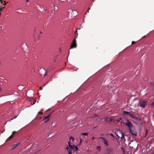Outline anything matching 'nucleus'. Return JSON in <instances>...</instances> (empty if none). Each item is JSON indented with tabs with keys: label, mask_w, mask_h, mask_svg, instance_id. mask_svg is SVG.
<instances>
[{
	"label": "nucleus",
	"mask_w": 154,
	"mask_h": 154,
	"mask_svg": "<svg viewBox=\"0 0 154 154\" xmlns=\"http://www.w3.org/2000/svg\"><path fill=\"white\" fill-rule=\"evenodd\" d=\"M100 138L103 140V143L106 146H109L108 141L105 138L102 137H100Z\"/></svg>",
	"instance_id": "0eeeda50"
},
{
	"label": "nucleus",
	"mask_w": 154,
	"mask_h": 154,
	"mask_svg": "<svg viewBox=\"0 0 154 154\" xmlns=\"http://www.w3.org/2000/svg\"><path fill=\"white\" fill-rule=\"evenodd\" d=\"M90 10V8H88V10L89 11V10Z\"/></svg>",
	"instance_id": "4c0bfd02"
},
{
	"label": "nucleus",
	"mask_w": 154,
	"mask_h": 154,
	"mask_svg": "<svg viewBox=\"0 0 154 154\" xmlns=\"http://www.w3.org/2000/svg\"><path fill=\"white\" fill-rule=\"evenodd\" d=\"M16 133V131H14L12 132V134H13V135L14 134V133Z\"/></svg>",
	"instance_id": "393cba45"
},
{
	"label": "nucleus",
	"mask_w": 154,
	"mask_h": 154,
	"mask_svg": "<svg viewBox=\"0 0 154 154\" xmlns=\"http://www.w3.org/2000/svg\"><path fill=\"white\" fill-rule=\"evenodd\" d=\"M109 135L111 136L112 137H113L114 135L112 134H109Z\"/></svg>",
	"instance_id": "5701e85b"
},
{
	"label": "nucleus",
	"mask_w": 154,
	"mask_h": 154,
	"mask_svg": "<svg viewBox=\"0 0 154 154\" xmlns=\"http://www.w3.org/2000/svg\"><path fill=\"white\" fill-rule=\"evenodd\" d=\"M51 113H50L48 116H47L46 117H45L43 119V120H45V122H47L49 120V118L51 117Z\"/></svg>",
	"instance_id": "6e6552de"
},
{
	"label": "nucleus",
	"mask_w": 154,
	"mask_h": 154,
	"mask_svg": "<svg viewBox=\"0 0 154 154\" xmlns=\"http://www.w3.org/2000/svg\"><path fill=\"white\" fill-rule=\"evenodd\" d=\"M68 144L69 147H67L66 148V149L67 150L69 154H72V151L73 149V146L70 144V142H68Z\"/></svg>",
	"instance_id": "f03ea898"
},
{
	"label": "nucleus",
	"mask_w": 154,
	"mask_h": 154,
	"mask_svg": "<svg viewBox=\"0 0 154 154\" xmlns=\"http://www.w3.org/2000/svg\"><path fill=\"white\" fill-rule=\"evenodd\" d=\"M89 10H88L87 11V12H88V13H89Z\"/></svg>",
	"instance_id": "e433bc0d"
},
{
	"label": "nucleus",
	"mask_w": 154,
	"mask_h": 154,
	"mask_svg": "<svg viewBox=\"0 0 154 154\" xmlns=\"http://www.w3.org/2000/svg\"><path fill=\"white\" fill-rule=\"evenodd\" d=\"M129 115L131 117L134 118L135 119H136V120L137 121V122L136 123V124H138V123H139L140 125H142V123L141 122H140V119H138L136 117H134L133 116V115L132 114H131L130 113V114H129Z\"/></svg>",
	"instance_id": "20e7f679"
},
{
	"label": "nucleus",
	"mask_w": 154,
	"mask_h": 154,
	"mask_svg": "<svg viewBox=\"0 0 154 154\" xmlns=\"http://www.w3.org/2000/svg\"><path fill=\"white\" fill-rule=\"evenodd\" d=\"M77 32V30H76V31H75V33H76Z\"/></svg>",
	"instance_id": "ea45409f"
},
{
	"label": "nucleus",
	"mask_w": 154,
	"mask_h": 154,
	"mask_svg": "<svg viewBox=\"0 0 154 154\" xmlns=\"http://www.w3.org/2000/svg\"><path fill=\"white\" fill-rule=\"evenodd\" d=\"M0 2L2 4V0H0Z\"/></svg>",
	"instance_id": "cd10ccee"
},
{
	"label": "nucleus",
	"mask_w": 154,
	"mask_h": 154,
	"mask_svg": "<svg viewBox=\"0 0 154 154\" xmlns=\"http://www.w3.org/2000/svg\"><path fill=\"white\" fill-rule=\"evenodd\" d=\"M80 143H81L82 142V139H81V138H80Z\"/></svg>",
	"instance_id": "bb28decb"
},
{
	"label": "nucleus",
	"mask_w": 154,
	"mask_h": 154,
	"mask_svg": "<svg viewBox=\"0 0 154 154\" xmlns=\"http://www.w3.org/2000/svg\"><path fill=\"white\" fill-rule=\"evenodd\" d=\"M78 35V34L77 33L76 34V33L75 34V39L76 38H77Z\"/></svg>",
	"instance_id": "6ab92c4d"
},
{
	"label": "nucleus",
	"mask_w": 154,
	"mask_h": 154,
	"mask_svg": "<svg viewBox=\"0 0 154 154\" xmlns=\"http://www.w3.org/2000/svg\"><path fill=\"white\" fill-rule=\"evenodd\" d=\"M2 8H0V11H1L2 10Z\"/></svg>",
	"instance_id": "c85d7f7f"
},
{
	"label": "nucleus",
	"mask_w": 154,
	"mask_h": 154,
	"mask_svg": "<svg viewBox=\"0 0 154 154\" xmlns=\"http://www.w3.org/2000/svg\"><path fill=\"white\" fill-rule=\"evenodd\" d=\"M26 2H29V0H26Z\"/></svg>",
	"instance_id": "473e14b6"
},
{
	"label": "nucleus",
	"mask_w": 154,
	"mask_h": 154,
	"mask_svg": "<svg viewBox=\"0 0 154 154\" xmlns=\"http://www.w3.org/2000/svg\"><path fill=\"white\" fill-rule=\"evenodd\" d=\"M4 4H3V5H6V3L5 2V1H4Z\"/></svg>",
	"instance_id": "b1692460"
},
{
	"label": "nucleus",
	"mask_w": 154,
	"mask_h": 154,
	"mask_svg": "<svg viewBox=\"0 0 154 154\" xmlns=\"http://www.w3.org/2000/svg\"><path fill=\"white\" fill-rule=\"evenodd\" d=\"M47 74L45 72V73L44 74V76L46 75Z\"/></svg>",
	"instance_id": "7c9ffc66"
},
{
	"label": "nucleus",
	"mask_w": 154,
	"mask_h": 154,
	"mask_svg": "<svg viewBox=\"0 0 154 154\" xmlns=\"http://www.w3.org/2000/svg\"><path fill=\"white\" fill-rule=\"evenodd\" d=\"M94 139H95V137H92V140H94Z\"/></svg>",
	"instance_id": "c756f323"
},
{
	"label": "nucleus",
	"mask_w": 154,
	"mask_h": 154,
	"mask_svg": "<svg viewBox=\"0 0 154 154\" xmlns=\"http://www.w3.org/2000/svg\"><path fill=\"white\" fill-rule=\"evenodd\" d=\"M123 120V122H124L125 121H126V120Z\"/></svg>",
	"instance_id": "2f4dec72"
},
{
	"label": "nucleus",
	"mask_w": 154,
	"mask_h": 154,
	"mask_svg": "<svg viewBox=\"0 0 154 154\" xmlns=\"http://www.w3.org/2000/svg\"><path fill=\"white\" fill-rule=\"evenodd\" d=\"M2 83H0V85H2Z\"/></svg>",
	"instance_id": "58836bf2"
},
{
	"label": "nucleus",
	"mask_w": 154,
	"mask_h": 154,
	"mask_svg": "<svg viewBox=\"0 0 154 154\" xmlns=\"http://www.w3.org/2000/svg\"><path fill=\"white\" fill-rule=\"evenodd\" d=\"M81 135L88 136V134L87 133H83L81 134Z\"/></svg>",
	"instance_id": "2eb2a0df"
},
{
	"label": "nucleus",
	"mask_w": 154,
	"mask_h": 154,
	"mask_svg": "<svg viewBox=\"0 0 154 154\" xmlns=\"http://www.w3.org/2000/svg\"><path fill=\"white\" fill-rule=\"evenodd\" d=\"M136 43V42L135 41H133L132 42V44H135Z\"/></svg>",
	"instance_id": "4be33fe9"
},
{
	"label": "nucleus",
	"mask_w": 154,
	"mask_h": 154,
	"mask_svg": "<svg viewBox=\"0 0 154 154\" xmlns=\"http://www.w3.org/2000/svg\"><path fill=\"white\" fill-rule=\"evenodd\" d=\"M35 103V102L33 103V105Z\"/></svg>",
	"instance_id": "c9c22d12"
},
{
	"label": "nucleus",
	"mask_w": 154,
	"mask_h": 154,
	"mask_svg": "<svg viewBox=\"0 0 154 154\" xmlns=\"http://www.w3.org/2000/svg\"><path fill=\"white\" fill-rule=\"evenodd\" d=\"M5 8V7H3L2 8H2Z\"/></svg>",
	"instance_id": "a19ab883"
},
{
	"label": "nucleus",
	"mask_w": 154,
	"mask_h": 154,
	"mask_svg": "<svg viewBox=\"0 0 154 154\" xmlns=\"http://www.w3.org/2000/svg\"><path fill=\"white\" fill-rule=\"evenodd\" d=\"M127 121L128 122L124 124L129 128L130 131L132 134L135 136H137V132L135 131L131 122L129 120H127Z\"/></svg>",
	"instance_id": "f257e3e1"
},
{
	"label": "nucleus",
	"mask_w": 154,
	"mask_h": 154,
	"mask_svg": "<svg viewBox=\"0 0 154 154\" xmlns=\"http://www.w3.org/2000/svg\"><path fill=\"white\" fill-rule=\"evenodd\" d=\"M69 140H72V141H73L74 140V138L72 136H70L69 137Z\"/></svg>",
	"instance_id": "dca6fc26"
},
{
	"label": "nucleus",
	"mask_w": 154,
	"mask_h": 154,
	"mask_svg": "<svg viewBox=\"0 0 154 154\" xmlns=\"http://www.w3.org/2000/svg\"><path fill=\"white\" fill-rule=\"evenodd\" d=\"M127 120H129L128 119L125 118H120L117 120H115V121H116L117 122H119L121 120V124H123L125 125L124 124L127 123V122H128Z\"/></svg>",
	"instance_id": "7ed1b4c3"
},
{
	"label": "nucleus",
	"mask_w": 154,
	"mask_h": 154,
	"mask_svg": "<svg viewBox=\"0 0 154 154\" xmlns=\"http://www.w3.org/2000/svg\"><path fill=\"white\" fill-rule=\"evenodd\" d=\"M119 131L121 134V136L120 137L118 134H116V135L119 138L120 137L121 138V139L122 140L124 138V135L122 132L121 131Z\"/></svg>",
	"instance_id": "1a4fd4ad"
},
{
	"label": "nucleus",
	"mask_w": 154,
	"mask_h": 154,
	"mask_svg": "<svg viewBox=\"0 0 154 154\" xmlns=\"http://www.w3.org/2000/svg\"><path fill=\"white\" fill-rule=\"evenodd\" d=\"M101 149V147L100 146H98L97 147V149L98 151H100Z\"/></svg>",
	"instance_id": "f3484780"
},
{
	"label": "nucleus",
	"mask_w": 154,
	"mask_h": 154,
	"mask_svg": "<svg viewBox=\"0 0 154 154\" xmlns=\"http://www.w3.org/2000/svg\"><path fill=\"white\" fill-rule=\"evenodd\" d=\"M58 7L57 6H54V11H57L58 10Z\"/></svg>",
	"instance_id": "f8f14e48"
},
{
	"label": "nucleus",
	"mask_w": 154,
	"mask_h": 154,
	"mask_svg": "<svg viewBox=\"0 0 154 154\" xmlns=\"http://www.w3.org/2000/svg\"><path fill=\"white\" fill-rule=\"evenodd\" d=\"M76 40L75 38L74 39L71 43L70 46V48H76Z\"/></svg>",
	"instance_id": "423d86ee"
},
{
	"label": "nucleus",
	"mask_w": 154,
	"mask_h": 154,
	"mask_svg": "<svg viewBox=\"0 0 154 154\" xmlns=\"http://www.w3.org/2000/svg\"><path fill=\"white\" fill-rule=\"evenodd\" d=\"M17 117V116H14V117L13 118H11V119H10V121L16 118Z\"/></svg>",
	"instance_id": "a211bd4d"
},
{
	"label": "nucleus",
	"mask_w": 154,
	"mask_h": 154,
	"mask_svg": "<svg viewBox=\"0 0 154 154\" xmlns=\"http://www.w3.org/2000/svg\"><path fill=\"white\" fill-rule=\"evenodd\" d=\"M146 101L141 100L140 102V106L143 108H144L146 104Z\"/></svg>",
	"instance_id": "39448f33"
},
{
	"label": "nucleus",
	"mask_w": 154,
	"mask_h": 154,
	"mask_svg": "<svg viewBox=\"0 0 154 154\" xmlns=\"http://www.w3.org/2000/svg\"><path fill=\"white\" fill-rule=\"evenodd\" d=\"M123 113H124V114L125 115H126V114H128L129 115V114H130V112H128L124 111L123 112Z\"/></svg>",
	"instance_id": "9b49d317"
},
{
	"label": "nucleus",
	"mask_w": 154,
	"mask_h": 154,
	"mask_svg": "<svg viewBox=\"0 0 154 154\" xmlns=\"http://www.w3.org/2000/svg\"><path fill=\"white\" fill-rule=\"evenodd\" d=\"M42 113H43L42 112H38V114H42Z\"/></svg>",
	"instance_id": "412c9836"
},
{
	"label": "nucleus",
	"mask_w": 154,
	"mask_h": 154,
	"mask_svg": "<svg viewBox=\"0 0 154 154\" xmlns=\"http://www.w3.org/2000/svg\"><path fill=\"white\" fill-rule=\"evenodd\" d=\"M39 89L41 90H42V87H39Z\"/></svg>",
	"instance_id": "a878e982"
},
{
	"label": "nucleus",
	"mask_w": 154,
	"mask_h": 154,
	"mask_svg": "<svg viewBox=\"0 0 154 154\" xmlns=\"http://www.w3.org/2000/svg\"><path fill=\"white\" fill-rule=\"evenodd\" d=\"M13 136V134H12L8 139V140H9Z\"/></svg>",
	"instance_id": "4468645a"
},
{
	"label": "nucleus",
	"mask_w": 154,
	"mask_h": 154,
	"mask_svg": "<svg viewBox=\"0 0 154 154\" xmlns=\"http://www.w3.org/2000/svg\"><path fill=\"white\" fill-rule=\"evenodd\" d=\"M18 145V144H14V145H13V146L14 147L13 148H12V149H14L15 148H16V147H17Z\"/></svg>",
	"instance_id": "ddd939ff"
},
{
	"label": "nucleus",
	"mask_w": 154,
	"mask_h": 154,
	"mask_svg": "<svg viewBox=\"0 0 154 154\" xmlns=\"http://www.w3.org/2000/svg\"><path fill=\"white\" fill-rule=\"evenodd\" d=\"M2 90V88H0V91H1Z\"/></svg>",
	"instance_id": "f704fd0d"
},
{
	"label": "nucleus",
	"mask_w": 154,
	"mask_h": 154,
	"mask_svg": "<svg viewBox=\"0 0 154 154\" xmlns=\"http://www.w3.org/2000/svg\"><path fill=\"white\" fill-rule=\"evenodd\" d=\"M151 106H152V107L153 108L154 106V102H152L151 104Z\"/></svg>",
	"instance_id": "aec40b11"
},
{
	"label": "nucleus",
	"mask_w": 154,
	"mask_h": 154,
	"mask_svg": "<svg viewBox=\"0 0 154 154\" xmlns=\"http://www.w3.org/2000/svg\"><path fill=\"white\" fill-rule=\"evenodd\" d=\"M73 146V150H74L75 151H77L78 150H79V148L77 146H75L74 145Z\"/></svg>",
	"instance_id": "9d476101"
},
{
	"label": "nucleus",
	"mask_w": 154,
	"mask_h": 154,
	"mask_svg": "<svg viewBox=\"0 0 154 154\" xmlns=\"http://www.w3.org/2000/svg\"><path fill=\"white\" fill-rule=\"evenodd\" d=\"M43 110H44V109H41V111H42Z\"/></svg>",
	"instance_id": "72a5a7b5"
}]
</instances>
